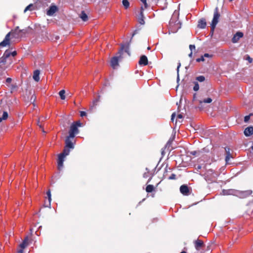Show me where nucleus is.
Returning <instances> with one entry per match:
<instances>
[{"mask_svg": "<svg viewBox=\"0 0 253 253\" xmlns=\"http://www.w3.org/2000/svg\"><path fill=\"white\" fill-rule=\"evenodd\" d=\"M252 115V114H251L249 115L245 116V118H244V122H246V123L248 122L249 121V120L250 119V117H251V116Z\"/></svg>", "mask_w": 253, "mask_h": 253, "instance_id": "obj_37", "label": "nucleus"}, {"mask_svg": "<svg viewBox=\"0 0 253 253\" xmlns=\"http://www.w3.org/2000/svg\"><path fill=\"white\" fill-rule=\"evenodd\" d=\"M225 150L226 152V157H225V161L226 164H230V163L229 162L230 158H232V156L230 153V148L228 147L225 148Z\"/></svg>", "mask_w": 253, "mask_h": 253, "instance_id": "obj_10", "label": "nucleus"}, {"mask_svg": "<svg viewBox=\"0 0 253 253\" xmlns=\"http://www.w3.org/2000/svg\"><path fill=\"white\" fill-rule=\"evenodd\" d=\"M34 5L33 4H30L29 5H28L24 10V12H26L28 10H33L34 9L33 8Z\"/></svg>", "mask_w": 253, "mask_h": 253, "instance_id": "obj_27", "label": "nucleus"}, {"mask_svg": "<svg viewBox=\"0 0 253 253\" xmlns=\"http://www.w3.org/2000/svg\"><path fill=\"white\" fill-rule=\"evenodd\" d=\"M80 115L82 117L85 116L86 115V113L84 111H81L80 112Z\"/></svg>", "mask_w": 253, "mask_h": 253, "instance_id": "obj_41", "label": "nucleus"}, {"mask_svg": "<svg viewBox=\"0 0 253 253\" xmlns=\"http://www.w3.org/2000/svg\"><path fill=\"white\" fill-rule=\"evenodd\" d=\"M58 7L54 4H51L46 11L48 16H52L58 11Z\"/></svg>", "mask_w": 253, "mask_h": 253, "instance_id": "obj_7", "label": "nucleus"}, {"mask_svg": "<svg viewBox=\"0 0 253 253\" xmlns=\"http://www.w3.org/2000/svg\"><path fill=\"white\" fill-rule=\"evenodd\" d=\"M139 64L140 65L145 66L148 64L147 57L145 55H142L140 57Z\"/></svg>", "mask_w": 253, "mask_h": 253, "instance_id": "obj_14", "label": "nucleus"}, {"mask_svg": "<svg viewBox=\"0 0 253 253\" xmlns=\"http://www.w3.org/2000/svg\"><path fill=\"white\" fill-rule=\"evenodd\" d=\"M158 4H159L163 9L167 7L168 5L166 0H158Z\"/></svg>", "mask_w": 253, "mask_h": 253, "instance_id": "obj_19", "label": "nucleus"}, {"mask_svg": "<svg viewBox=\"0 0 253 253\" xmlns=\"http://www.w3.org/2000/svg\"><path fill=\"white\" fill-rule=\"evenodd\" d=\"M19 31L20 32V33H22L24 34H25L27 33V30L26 29L20 30Z\"/></svg>", "mask_w": 253, "mask_h": 253, "instance_id": "obj_44", "label": "nucleus"}, {"mask_svg": "<svg viewBox=\"0 0 253 253\" xmlns=\"http://www.w3.org/2000/svg\"><path fill=\"white\" fill-rule=\"evenodd\" d=\"M176 116V113H173L172 115H171V120L172 122H173L174 121V118Z\"/></svg>", "mask_w": 253, "mask_h": 253, "instance_id": "obj_42", "label": "nucleus"}, {"mask_svg": "<svg viewBox=\"0 0 253 253\" xmlns=\"http://www.w3.org/2000/svg\"><path fill=\"white\" fill-rule=\"evenodd\" d=\"M193 89L194 91H198L199 89V85L197 82H194Z\"/></svg>", "mask_w": 253, "mask_h": 253, "instance_id": "obj_34", "label": "nucleus"}, {"mask_svg": "<svg viewBox=\"0 0 253 253\" xmlns=\"http://www.w3.org/2000/svg\"><path fill=\"white\" fill-rule=\"evenodd\" d=\"M244 134L246 136H250L253 134V126H249L244 130Z\"/></svg>", "mask_w": 253, "mask_h": 253, "instance_id": "obj_13", "label": "nucleus"}, {"mask_svg": "<svg viewBox=\"0 0 253 253\" xmlns=\"http://www.w3.org/2000/svg\"><path fill=\"white\" fill-rule=\"evenodd\" d=\"M196 61H197V62L204 61H205L204 56H202L200 58H197L196 59Z\"/></svg>", "mask_w": 253, "mask_h": 253, "instance_id": "obj_38", "label": "nucleus"}, {"mask_svg": "<svg viewBox=\"0 0 253 253\" xmlns=\"http://www.w3.org/2000/svg\"><path fill=\"white\" fill-rule=\"evenodd\" d=\"M155 189V187L153 185H148L146 187V191L148 193H151Z\"/></svg>", "mask_w": 253, "mask_h": 253, "instance_id": "obj_23", "label": "nucleus"}, {"mask_svg": "<svg viewBox=\"0 0 253 253\" xmlns=\"http://www.w3.org/2000/svg\"><path fill=\"white\" fill-rule=\"evenodd\" d=\"M143 10H144V7H143V6H141L140 12V15L139 17V23L142 25L144 24L145 23L144 20V15H143Z\"/></svg>", "mask_w": 253, "mask_h": 253, "instance_id": "obj_15", "label": "nucleus"}, {"mask_svg": "<svg viewBox=\"0 0 253 253\" xmlns=\"http://www.w3.org/2000/svg\"><path fill=\"white\" fill-rule=\"evenodd\" d=\"M189 48L191 50V51H192L193 50L195 49V46L194 45L190 44L189 45Z\"/></svg>", "mask_w": 253, "mask_h": 253, "instance_id": "obj_40", "label": "nucleus"}, {"mask_svg": "<svg viewBox=\"0 0 253 253\" xmlns=\"http://www.w3.org/2000/svg\"><path fill=\"white\" fill-rule=\"evenodd\" d=\"M129 43H127L126 45H122L121 49L119 50L118 54V56L113 57L111 60V66L113 68L115 69L118 65L119 61H121L123 58L122 55L123 54V50H124L128 55H130L129 52Z\"/></svg>", "mask_w": 253, "mask_h": 253, "instance_id": "obj_1", "label": "nucleus"}, {"mask_svg": "<svg viewBox=\"0 0 253 253\" xmlns=\"http://www.w3.org/2000/svg\"><path fill=\"white\" fill-rule=\"evenodd\" d=\"M194 245L196 249L198 251L201 250L204 246L203 242L198 239L194 241Z\"/></svg>", "mask_w": 253, "mask_h": 253, "instance_id": "obj_11", "label": "nucleus"}, {"mask_svg": "<svg viewBox=\"0 0 253 253\" xmlns=\"http://www.w3.org/2000/svg\"><path fill=\"white\" fill-rule=\"evenodd\" d=\"M19 30H20L19 29V27H16L15 29L10 33L14 34L19 35L20 33V32L19 31Z\"/></svg>", "mask_w": 253, "mask_h": 253, "instance_id": "obj_32", "label": "nucleus"}, {"mask_svg": "<svg viewBox=\"0 0 253 253\" xmlns=\"http://www.w3.org/2000/svg\"><path fill=\"white\" fill-rule=\"evenodd\" d=\"M178 14L176 12H174L172 15V18L169 21V25L172 32H175L178 29L180 28L179 26V22L177 20Z\"/></svg>", "mask_w": 253, "mask_h": 253, "instance_id": "obj_2", "label": "nucleus"}, {"mask_svg": "<svg viewBox=\"0 0 253 253\" xmlns=\"http://www.w3.org/2000/svg\"><path fill=\"white\" fill-rule=\"evenodd\" d=\"M70 150L68 148H65L63 152L60 154L58 158V169L61 170L63 167V162L64 161V158L69 155Z\"/></svg>", "mask_w": 253, "mask_h": 253, "instance_id": "obj_3", "label": "nucleus"}, {"mask_svg": "<svg viewBox=\"0 0 253 253\" xmlns=\"http://www.w3.org/2000/svg\"><path fill=\"white\" fill-rule=\"evenodd\" d=\"M180 66H181V63L180 62H178V66H177V80H179V68L180 67Z\"/></svg>", "mask_w": 253, "mask_h": 253, "instance_id": "obj_36", "label": "nucleus"}, {"mask_svg": "<svg viewBox=\"0 0 253 253\" xmlns=\"http://www.w3.org/2000/svg\"><path fill=\"white\" fill-rule=\"evenodd\" d=\"M80 17L84 21H86L88 19L87 15L84 11H82L81 13L80 14Z\"/></svg>", "mask_w": 253, "mask_h": 253, "instance_id": "obj_22", "label": "nucleus"}, {"mask_svg": "<svg viewBox=\"0 0 253 253\" xmlns=\"http://www.w3.org/2000/svg\"><path fill=\"white\" fill-rule=\"evenodd\" d=\"M237 196H238L240 198H245L252 193V191L251 190H246V191H238L235 192Z\"/></svg>", "mask_w": 253, "mask_h": 253, "instance_id": "obj_6", "label": "nucleus"}, {"mask_svg": "<svg viewBox=\"0 0 253 253\" xmlns=\"http://www.w3.org/2000/svg\"><path fill=\"white\" fill-rule=\"evenodd\" d=\"M82 124L79 121H77L74 123H73L70 126V129L69 130V136L71 138H74L75 136V134H77L79 132V130L78 129V126H81Z\"/></svg>", "mask_w": 253, "mask_h": 253, "instance_id": "obj_4", "label": "nucleus"}, {"mask_svg": "<svg viewBox=\"0 0 253 253\" xmlns=\"http://www.w3.org/2000/svg\"><path fill=\"white\" fill-rule=\"evenodd\" d=\"M140 1L143 4V5H142L141 6H143L144 10L148 7V5L147 3L146 0H140Z\"/></svg>", "mask_w": 253, "mask_h": 253, "instance_id": "obj_29", "label": "nucleus"}, {"mask_svg": "<svg viewBox=\"0 0 253 253\" xmlns=\"http://www.w3.org/2000/svg\"><path fill=\"white\" fill-rule=\"evenodd\" d=\"M192 54H193L192 51H191V52H190V54H189V56L190 57H192Z\"/></svg>", "mask_w": 253, "mask_h": 253, "instance_id": "obj_53", "label": "nucleus"}, {"mask_svg": "<svg viewBox=\"0 0 253 253\" xmlns=\"http://www.w3.org/2000/svg\"><path fill=\"white\" fill-rule=\"evenodd\" d=\"M48 197V203L46 204V203H45V204L46 205L45 207H50L51 201V196H49V197Z\"/></svg>", "mask_w": 253, "mask_h": 253, "instance_id": "obj_35", "label": "nucleus"}, {"mask_svg": "<svg viewBox=\"0 0 253 253\" xmlns=\"http://www.w3.org/2000/svg\"><path fill=\"white\" fill-rule=\"evenodd\" d=\"M243 37V33L241 32H238L235 34L232 39V42L233 43L237 42L239 39Z\"/></svg>", "mask_w": 253, "mask_h": 253, "instance_id": "obj_9", "label": "nucleus"}, {"mask_svg": "<svg viewBox=\"0 0 253 253\" xmlns=\"http://www.w3.org/2000/svg\"><path fill=\"white\" fill-rule=\"evenodd\" d=\"M38 125L40 126V127L42 128V126L40 124V120L38 122Z\"/></svg>", "mask_w": 253, "mask_h": 253, "instance_id": "obj_51", "label": "nucleus"}, {"mask_svg": "<svg viewBox=\"0 0 253 253\" xmlns=\"http://www.w3.org/2000/svg\"><path fill=\"white\" fill-rule=\"evenodd\" d=\"M70 138L71 137H70V136H69L66 139V140H65L66 146L67 148H73V144L72 142V141H71Z\"/></svg>", "mask_w": 253, "mask_h": 253, "instance_id": "obj_16", "label": "nucleus"}, {"mask_svg": "<svg viewBox=\"0 0 253 253\" xmlns=\"http://www.w3.org/2000/svg\"><path fill=\"white\" fill-rule=\"evenodd\" d=\"M23 249H21V250H19L18 251V253H23Z\"/></svg>", "mask_w": 253, "mask_h": 253, "instance_id": "obj_52", "label": "nucleus"}, {"mask_svg": "<svg viewBox=\"0 0 253 253\" xmlns=\"http://www.w3.org/2000/svg\"><path fill=\"white\" fill-rule=\"evenodd\" d=\"M247 60H248L250 63H251L253 61V59L251 58L250 56H248V57L247 58Z\"/></svg>", "mask_w": 253, "mask_h": 253, "instance_id": "obj_45", "label": "nucleus"}, {"mask_svg": "<svg viewBox=\"0 0 253 253\" xmlns=\"http://www.w3.org/2000/svg\"><path fill=\"white\" fill-rule=\"evenodd\" d=\"M40 71L39 70H36L34 72L33 79L36 82L40 80Z\"/></svg>", "mask_w": 253, "mask_h": 253, "instance_id": "obj_17", "label": "nucleus"}, {"mask_svg": "<svg viewBox=\"0 0 253 253\" xmlns=\"http://www.w3.org/2000/svg\"><path fill=\"white\" fill-rule=\"evenodd\" d=\"M65 91L64 90H61L59 92V95L62 100H64L65 99Z\"/></svg>", "mask_w": 253, "mask_h": 253, "instance_id": "obj_24", "label": "nucleus"}, {"mask_svg": "<svg viewBox=\"0 0 253 253\" xmlns=\"http://www.w3.org/2000/svg\"><path fill=\"white\" fill-rule=\"evenodd\" d=\"M180 253H187L185 251H182Z\"/></svg>", "mask_w": 253, "mask_h": 253, "instance_id": "obj_54", "label": "nucleus"}, {"mask_svg": "<svg viewBox=\"0 0 253 253\" xmlns=\"http://www.w3.org/2000/svg\"><path fill=\"white\" fill-rule=\"evenodd\" d=\"M220 17V14L218 13V8L216 7L214 11L213 17L211 24V31L213 33L216 27V25L218 22V19Z\"/></svg>", "mask_w": 253, "mask_h": 253, "instance_id": "obj_5", "label": "nucleus"}, {"mask_svg": "<svg viewBox=\"0 0 253 253\" xmlns=\"http://www.w3.org/2000/svg\"><path fill=\"white\" fill-rule=\"evenodd\" d=\"M46 194H47V197L51 196L50 190H48V191L46 193Z\"/></svg>", "mask_w": 253, "mask_h": 253, "instance_id": "obj_48", "label": "nucleus"}, {"mask_svg": "<svg viewBox=\"0 0 253 253\" xmlns=\"http://www.w3.org/2000/svg\"><path fill=\"white\" fill-rule=\"evenodd\" d=\"M11 33H8L5 36L4 40L0 43V48L9 45L10 43V35Z\"/></svg>", "mask_w": 253, "mask_h": 253, "instance_id": "obj_8", "label": "nucleus"}, {"mask_svg": "<svg viewBox=\"0 0 253 253\" xmlns=\"http://www.w3.org/2000/svg\"><path fill=\"white\" fill-rule=\"evenodd\" d=\"M212 101V99L211 98H208L207 99H204L203 101H199V103L200 104H202L203 102L206 103H210Z\"/></svg>", "mask_w": 253, "mask_h": 253, "instance_id": "obj_28", "label": "nucleus"}, {"mask_svg": "<svg viewBox=\"0 0 253 253\" xmlns=\"http://www.w3.org/2000/svg\"><path fill=\"white\" fill-rule=\"evenodd\" d=\"M201 153V151L200 150L198 151H193L190 152V154L192 155L198 156L200 155V154Z\"/></svg>", "mask_w": 253, "mask_h": 253, "instance_id": "obj_30", "label": "nucleus"}, {"mask_svg": "<svg viewBox=\"0 0 253 253\" xmlns=\"http://www.w3.org/2000/svg\"><path fill=\"white\" fill-rule=\"evenodd\" d=\"M180 192L184 195H189V189L188 187L186 185H183L180 187Z\"/></svg>", "mask_w": 253, "mask_h": 253, "instance_id": "obj_12", "label": "nucleus"}, {"mask_svg": "<svg viewBox=\"0 0 253 253\" xmlns=\"http://www.w3.org/2000/svg\"><path fill=\"white\" fill-rule=\"evenodd\" d=\"M176 175L174 174H172L171 176L169 177L170 179H175Z\"/></svg>", "mask_w": 253, "mask_h": 253, "instance_id": "obj_43", "label": "nucleus"}, {"mask_svg": "<svg viewBox=\"0 0 253 253\" xmlns=\"http://www.w3.org/2000/svg\"><path fill=\"white\" fill-rule=\"evenodd\" d=\"M150 49V47H148V49Z\"/></svg>", "mask_w": 253, "mask_h": 253, "instance_id": "obj_55", "label": "nucleus"}, {"mask_svg": "<svg viewBox=\"0 0 253 253\" xmlns=\"http://www.w3.org/2000/svg\"><path fill=\"white\" fill-rule=\"evenodd\" d=\"M203 56H204V57H211V55L209 54L208 53H205Z\"/></svg>", "mask_w": 253, "mask_h": 253, "instance_id": "obj_47", "label": "nucleus"}, {"mask_svg": "<svg viewBox=\"0 0 253 253\" xmlns=\"http://www.w3.org/2000/svg\"><path fill=\"white\" fill-rule=\"evenodd\" d=\"M123 4L126 9H127L129 6V2L127 0H123L122 1Z\"/></svg>", "mask_w": 253, "mask_h": 253, "instance_id": "obj_26", "label": "nucleus"}, {"mask_svg": "<svg viewBox=\"0 0 253 253\" xmlns=\"http://www.w3.org/2000/svg\"><path fill=\"white\" fill-rule=\"evenodd\" d=\"M28 238L26 237L23 242L20 245V247L21 249L25 248L28 245Z\"/></svg>", "mask_w": 253, "mask_h": 253, "instance_id": "obj_20", "label": "nucleus"}, {"mask_svg": "<svg viewBox=\"0 0 253 253\" xmlns=\"http://www.w3.org/2000/svg\"><path fill=\"white\" fill-rule=\"evenodd\" d=\"M6 62V60L4 58V57L2 56L0 58V64L1 63H5Z\"/></svg>", "mask_w": 253, "mask_h": 253, "instance_id": "obj_39", "label": "nucleus"}, {"mask_svg": "<svg viewBox=\"0 0 253 253\" xmlns=\"http://www.w3.org/2000/svg\"><path fill=\"white\" fill-rule=\"evenodd\" d=\"M6 82L8 83H9L11 82V79L10 78H8L6 80Z\"/></svg>", "mask_w": 253, "mask_h": 253, "instance_id": "obj_49", "label": "nucleus"}, {"mask_svg": "<svg viewBox=\"0 0 253 253\" xmlns=\"http://www.w3.org/2000/svg\"><path fill=\"white\" fill-rule=\"evenodd\" d=\"M177 118H178V119H182V118H183V116H182L181 114H179V115H178V116H177Z\"/></svg>", "mask_w": 253, "mask_h": 253, "instance_id": "obj_50", "label": "nucleus"}, {"mask_svg": "<svg viewBox=\"0 0 253 253\" xmlns=\"http://www.w3.org/2000/svg\"><path fill=\"white\" fill-rule=\"evenodd\" d=\"M233 191L232 190H223L222 191V193L223 195H229V194H233Z\"/></svg>", "mask_w": 253, "mask_h": 253, "instance_id": "obj_33", "label": "nucleus"}, {"mask_svg": "<svg viewBox=\"0 0 253 253\" xmlns=\"http://www.w3.org/2000/svg\"><path fill=\"white\" fill-rule=\"evenodd\" d=\"M16 54H17V52H16V51H13V52H11V55L13 57L15 56L16 55Z\"/></svg>", "mask_w": 253, "mask_h": 253, "instance_id": "obj_46", "label": "nucleus"}, {"mask_svg": "<svg viewBox=\"0 0 253 253\" xmlns=\"http://www.w3.org/2000/svg\"><path fill=\"white\" fill-rule=\"evenodd\" d=\"M11 55V52L8 50H6L3 55L4 58L6 60Z\"/></svg>", "mask_w": 253, "mask_h": 253, "instance_id": "obj_25", "label": "nucleus"}, {"mask_svg": "<svg viewBox=\"0 0 253 253\" xmlns=\"http://www.w3.org/2000/svg\"><path fill=\"white\" fill-rule=\"evenodd\" d=\"M196 80L200 82H203L205 80V78L203 76H200L196 77Z\"/></svg>", "mask_w": 253, "mask_h": 253, "instance_id": "obj_31", "label": "nucleus"}, {"mask_svg": "<svg viewBox=\"0 0 253 253\" xmlns=\"http://www.w3.org/2000/svg\"><path fill=\"white\" fill-rule=\"evenodd\" d=\"M8 115L6 111H3L2 112V116H0V123L3 120H6L8 118Z\"/></svg>", "mask_w": 253, "mask_h": 253, "instance_id": "obj_21", "label": "nucleus"}, {"mask_svg": "<svg viewBox=\"0 0 253 253\" xmlns=\"http://www.w3.org/2000/svg\"><path fill=\"white\" fill-rule=\"evenodd\" d=\"M206 26V22L205 19H202L199 21L198 27L199 28L204 29Z\"/></svg>", "mask_w": 253, "mask_h": 253, "instance_id": "obj_18", "label": "nucleus"}]
</instances>
